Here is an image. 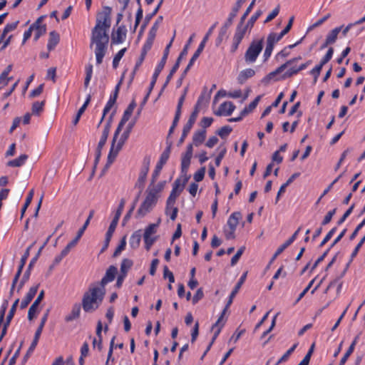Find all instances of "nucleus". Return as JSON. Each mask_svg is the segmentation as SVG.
I'll return each mask as SVG.
<instances>
[{
  "label": "nucleus",
  "instance_id": "obj_47",
  "mask_svg": "<svg viewBox=\"0 0 365 365\" xmlns=\"http://www.w3.org/2000/svg\"><path fill=\"white\" fill-rule=\"evenodd\" d=\"M126 51H127V48H123L120 49V51H118V53L115 55V56L113 59V63H112V66H113V68L115 69L118 67L119 62L121 60V58H123V56H124Z\"/></svg>",
  "mask_w": 365,
  "mask_h": 365
},
{
  "label": "nucleus",
  "instance_id": "obj_45",
  "mask_svg": "<svg viewBox=\"0 0 365 365\" xmlns=\"http://www.w3.org/2000/svg\"><path fill=\"white\" fill-rule=\"evenodd\" d=\"M262 14V11L261 10H257L255 13L250 17V19L247 21L245 24L246 27L249 29L250 31L254 26L256 21L259 18V16Z\"/></svg>",
  "mask_w": 365,
  "mask_h": 365
},
{
  "label": "nucleus",
  "instance_id": "obj_3",
  "mask_svg": "<svg viewBox=\"0 0 365 365\" xmlns=\"http://www.w3.org/2000/svg\"><path fill=\"white\" fill-rule=\"evenodd\" d=\"M247 275V272H245V273H243L242 274V276L240 277V279L238 280V282L235 284L234 289L231 292V293H230V294L229 296V299H228V301H227V303L225 307L224 308V309L221 312L220 316L218 317L217 322L212 326V329H212V331H214V335L212 336V339L211 341L210 342L209 345L207 346L206 350L205 351L202 358H203L207 354V353L209 351V350L210 349L212 345L213 344L214 341L217 338V336L220 334L222 327H224V325L225 324V320H224V316H225V314L228 307L232 303L234 297L237 294V292H239V290L241 288L242 285L244 284L245 281L246 280Z\"/></svg>",
  "mask_w": 365,
  "mask_h": 365
},
{
  "label": "nucleus",
  "instance_id": "obj_37",
  "mask_svg": "<svg viewBox=\"0 0 365 365\" xmlns=\"http://www.w3.org/2000/svg\"><path fill=\"white\" fill-rule=\"evenodd\" d=\"M178 208L175 207V204L169 205L166 202L165 215H169L172 220H175L178 216Z\"/></svg>",
  "mask_w": 365,
  "mask_h": 365
},
{
  "label": "nucleus",
  "instance_id": "obj_25",
  "mask_svg": "<svg viewBox=\"0 0 365 365\" xmlns=\"http://www.w3.org/2000/svg\"><path fill=\"white\" fill-rule=\"evenodd\" d=\"M166 184V181H160L158 184L155 185V183L152 184V182H150V185L148 186L147 190L150 192V193H153L154 195L159 197V193L163 191V190L165 187V185Z\"/></svg>",
  "mask_w": 365,
  "mask_h": 365
},
{
  "label": "nucleus",
  "instance_id": "obj_2",
  "mask_svg": "<svg viewBox=\"0 0 365 365\" xmlns=\"http://www.w3.org/2000/svg\"><path fill=\"white\" fill-rule=\"evenodd\" d=\"M106 294V288H101L95 283L89 285L82 297V307L85 312L91 313L99 308Z\"/></svg>",
  "mask_w": 365,
  "mask_h": 365
},
{
  "label": "nucleus",
  "instance_id": "obj_46",
  "mask_svg": "<svg viewBox=\"0 0 365 365\" xmlns=\"http://www.w3.org/2000/svg\"><path fill=\"white\" fill-rule=\"evenodd\" d=\"M175 34H176V31L175 30L174 32H173V36L171 38V39H170V42L168 43V44L166 46V47H165V48L164 50V52H163V56L161 60L160 61V62H163V63H164V64L166 63V61H167V59H168V55H169V53H170V48L172 46V44H173V41H174L175 37Z\"/></svg>",
  "mask_w": 365,
  "mask_h": 365
},
{
  "label": "nucleus",
  "instance_id": "obj_5",
  "mask_svg": "<svg viewBox=\"0 0 365 365\" xmlns=\"http://www.w3.org/2000/svg\"><path fill=\"white\" fill-rule=\"evenodd\" d=\"M262 48L263 39L252 41L245 53V62L248 64L255 63Z\"/></svg>",
  "mask_w": 365,
  "mask_h": 365
},
{
  "label": "nucleus",
  "instance_id": "obj_14",
  "mask_svg": "<svg viewBox=\"0 0 365 365\" xmlns=\"http://www.w3.org/2000/svg\"><path fill=\"white\" fill-rule=\"evenodd\" d=\"M294 19V16H292L289 19L287 25L279 34L271 33L269 34L267 38H269L271 41H272L275 43H277L278 41H279L282 38V37L290 31V29L292 26V24H293Z\"/></svg>",
  "mask_w": 365,
  "mask_h": 365
},
{
  "label": "nucleus",
  "instance_id": "obj_6",
  "mask_svg": "<svg viewBox=\"0 0 365 365\" xmlns=\"http://www.w3.org/2000/svg\"><path fill=\"white\" fill-rule=\"evenodd\" d=\"M158 200V197L147 190L145 198L137 211V217H143L150 212L157 204Z\"/></svg>",
  "mask_w": 365,
  "mask_h": 365
},
{
  "label": "nucleus",
  "instance_id": "obj_51",
  "mask_svg": "<svg viewBox=\"0 0 365 365\" xmlns=\"http://www.w3.org/2000/svg\"><path fill=\"white\" fill-rule=\"evenodd\" d=\"M158 237L157 236H144L143 235V241L145 245V249L147 251H149L153 246V245L155 242L157 240Z\"/></svg>",
  "mask_w": 365,
  "mask_h": 365
},
{
  "label": "nucleus",
  "instance_id": "obj_11",
  "mask_svg": "<svg viewBox=\"0 0 365 365\" xmlns=\"http://www.w3.org/2000/svg\"><path fill=\"white\" fill-rule=\"evenodd\" d=\"M117 272V267L113 265H110L107 269L106 274L104 277L101 279V280L100 282L94 283L101 288H106L105 287L108 283L111 282L115 279Z\"/></svg>",
  "mask_w": 365,
  "mask_h": 365
},
{
  "label": "nucleus",
  "instance_id": "obj_55",
  "mask_svg": "<svg viewBox=\"0 0 365 365\" xmlns=\"http://www.w3.org/2000/svg\"><path fill=\"white\" fill-rule=\"evenodd\" d=\"M192 128V125L185 123L182 129V135L178 140V145L182 144L185 141V139L187 136Z\"/></svg>",
  "mask_w": 365,
  "mask_h": 365
},
{
  "label": "nucleus",
  "instance_id": "obj_16",
  "mask_svg": "<svg viewBox=\"0 0 365 365\" xmlns=\"http://www.w3.org/2000/svg\"><path fill=\"white\" fill-rule=\"evenodd\" d=\"M111 119H112V115L110 117V119L108 120V121L106 123L103 130L102 132V135H101V139L98 142V147H97V149L99 151V153L101 152L102 148L106 143V141H107L109 133H110V127H111Z\"/></svg>",
  "mask_w": 365,
  "mask_h": 365
},
{
  "label": "nucleus",
  "instance_id": "obj_41",
  "mask_svg": "<svg viewBox=\"0 0 365 365\" xmlns=\"http://www.w3.org/2000/svg\"><path fill=\"white\" fill-rule=\"evenodd\" d=\"M146 55H144L143 53H140L138 59L137 60L135 65L134 66L133 71H132L130 74V83H131L134 79L135 75L137 72V71L139 69V68L141 66L142 63H143Z\"/></svg>",
  "mask_w": 365,
  "mask_h": 365
},
{
  "label": "nucleus",
  "instance_id": "obj_12",
  "mask_svg": "<svg viewBox=\"0 0 365 365\" xmlns=\"http://www.w3.org/2000/svg\"><path fill=\"white\" fill-rule=\"evenodd\" d=\"M133 126V123H130L128 125L127 130L125 131H124L123 133L121 135L116 147H114L113 153L112 158H111L112 163L113 162V160L118 155V152L121 149V148H122L123 145L124 144V143L125 142V140L128 138L130 132Z\"/></svg>",
  "mask_w": 365,
  "mask_h": 365
},
{
  "label": "nucleus",
  "instance_id": "obj_49",
  "mask_svg": "<svg viewBox=\"0 0 365 365\" xmlns=\"http://www.w3.org/2000/svg\"><path fill=\"white\" fill-rule=\"evenodd\" d=\"M33 197H34V190H31L29 191V194L27 195L24 205L21 208V219H22L24 217L26 210L27 207L29 206V205L31 204Z\"/></svg>",
  "mask_w": 365,
  "mask_h": 365
},
{
  "label": "nucleus",
  "instance_id": "obj_34",
  "mask_svg": "<svg viewBox=\"0 0 365 365\" xmlns=\"http://www.w3.org/2000/svg\"><path fill=\"white\" fill-rule=\"evenodd\" d=\"M39 339H40V336L36 335L35 334L34 339H33L29 348L28 349L26 354H25V356L24 357V362H26L27 361V359L30 357L31 354L34 352V349H36V347L38 344Z\"/></svg>",
  "mask_w": 365,
  "mask_h": 365
},
{
  "label": "nucleus",
  "instance_id": "obj_63",
  "mask_svg": "<svg viewBox=\"0 0 365 365\" xmlns=\"http://www.w3.org/2000/svg\"><path fill=\"white\" fill-rule=\"evenodd\" d=\"M125 246H126V240H125V236L123 237V239L120 240L119 245L116 247V249L113 253V256H115V257L118 256L123 250H125Z\"/></svg>",
  "mask_w": 365,
  "mask_h": 365
},
{
  "label": "nucleus",
  "instance_id": "obj_1",
  "mask_svg": "<svg viewBox=\"0 0 365 365\" xmlns=\"http://www.w3.org/2000/svg\"><path fill=\"white\" fill-rule=\"evenodd\" d=\"M111 8L103 6L102 11L97 14L96 24L91 30L90 48L93 49L96 56V64L103 63L109 43L107 31L111 24Z\"/></svg>",
  "mask_w": 365,
  "mask_h": 365
},
{
  "label": "nucleus",
  "instance_id": "obj_17",
  "mask_svg": "<svg viewBox=\"0 0 365 365\" xmlns=\"http://www.w3.org/2000/svg\"><path fill=\"white\" fill-rule=\"evenodd\" d=\"M38 287L39 284H36V286H33L29 289L28 293L26 294L25 297L21 302L20 308L21 309H25L29 304V303L31 302V300L36 294Z\"/></svg>",
  "mask_w": 365,
  "mask_h": 365
},
{
  "label": "nucleus",
  "instance_id": "obj_40",
  "mask_svg": "<svg viewBox=\"0 0 365 365\" xmlns=\"http://www.w3.org/2000/svg\"><path fill=\"white\" fill-rule=\"evenodd\" d=\"M274 43H274L272 41L267 38L266 48L263 54L264 61H267L271 56L272 51L274 49Z\"/></svg>",
  "mask_w": 365,
  "mask_h": 365
},
{
  "label": "nucleus",
  "instance_id": "obj_13",
  "mask_svg": "<svg viewBox=\"0 0 365 365\" xmlns=\"http://www.w3.org/2000/svg\"><path fill=\"white\" fill-rule=\"evenodd\" d=\"M235 109V106L230 101L222 103L218 110L215 112V114L217 116H229L230 115Z\"/></svg>",
  "mask_w": 365,
  "mask_h": 365
},
{
  "label": "nucleus",
  "instance_id": "obj_44",
  "mask_svg": "<svg viewBox=\"0 0 365 365\" xmlns=\"http://www.w3.org/2000/svg\"><path fill=\"white\" fill-rule=\"evenodd\" d=\"M133 265L132 260L129 259H123L120 264V273L123 275H127L128 270Z\"/></svg>",
  "mask_w": 365,
  "mask_h": 365
},
{
  "label": "nucleus",
  "instance_id": "obj_21",
  "mask_svg": "<svg viewBox=\"0 0 365 365\" xmlns=\"http://www.w3.org/2000/svg\"><path fill=\"white\" fill-rule=\"evenodd\" d=\"M32 26H34V30L35 31L34 40L37 41L42 35L46 34V26L41 23V18L38 19Z\"/></svg>",
  "mask_w": 365,
  "mask_h": 365
},
{
  "label": "nucleus",
  "instance_id": "obj_38",
  "mask_svg": "<svg viewBox=\"0 0 365 365\" xmlns=\"http://www.w3.org/2000/svg\"><path fill=\"white\" fill-rule=\"evenodd\" d=\"M261 96H257L247 106H246L242 110V115H245L248 114L250 112L252 111L258 105Z\"/></svg>",
  "mask_w": 365,
  "mask_h": 365
},
{
  "label": "nucleus",
  "instance_id": "obj_22",
  "mask_svg": "<svg viewBox=\"0 0 365 365\" xmlns=\"http://www.w3.org/2000/svg\"><path fill=\"white\" fill-rule=\"evenodd\" d=\"M255 75V71L252 68H246L240 71L237 76V81L240 84H243L246 81Z\"/></svg>",
  "mask_w": 365,
  "mask_h": 365
},
{
  "label": "nucleus",
  "instance_id": "obj_33",
  "mask_svg": "<svg viewBox=\"0 0 365 365\" xmlns=\"http://www.w3.org/2000/svg\"><path fill=\"white\" fill-rule=\"evenodd\" d=\"M27 159H28V155L26 154H23V155H21L19 158L9 161L8 165L10 167H14V168L21 167L26 163V160Z\"/></svg>",
  "mask_w": 365,
  "mask_h": 365
},
{
  "label": "nucleus",
  "instance_id": "obj_36",
  "mask_svg": "<svg viewBox=\"0 0 365 365\" xmlns=\"http://www.w3.org/2000/svg\"><path fill=\"white\" fill-rule=\"evenodd\" d=\"M160 223V219L158 220L157 223H152L148 225L144 230V236H152L157 232L158 227Z\"/></svg>",
  "mask_w": 365,
  "mask_h": 365
},
{
  "label": "nucleus",
  "instance_id": "obj_59",
  "mask_svg": "<svg viewBox=\"0 0 365 365\" xmlns=\"http://www.w3.org/2000/svg\"><path fill=\"white\" fill-rule=\"evenodd\" d=\"M19 299H16L14 302L13 303L10 310H9V312L6 317V321H8V322H10L11 321V319H13L14 314H15V312H16V308H17V306L19 304Z\"/></svg>",
  "mask_w": 365,
  "mask_h": 365
},
{
  "label": "nucleus",
  "instance_id": "obj_43",
  "mask_svg": "<svg viewBox=\"0 0 365 365\" xmlns=\"http://www.w3.org/2000/svg\"><path fill=\"white\" fill-rule=\"evenodd\" d=\"M135 107H136L135 101L134 100H133L130 103V104L128 105L127 108L125 110V111L123 114L122 118H123L124 120L128 121L130 119Z\"/></svg>",
  "mask_w": 365,
  "mask_h": 365
},
{
  "label": "nucleus",
  "instance_id": "obj_8",
  "mask_svg": "<svg viewBox=\"0 0 365 365\" xmlns=\"http://www.w3.org/2000/svg\"><path fill=\"white\" fill-rule=\"evenodd\" d=\"M248 30L249 29L247 28L244 24L239 22L232 38V43L230 47V51L232 53H235L237 50L239 45Z\"/></svg>",
  "mask_w": 365,
  "mask_h": 365
},
{
  "label": "nucleus",
  "instance_id": "obj_15",
  "mask_svg": "<svg viewBox=\"0 0 365 365\" xmlns=\"http://www.w3.org/2000/svg\"><path fill=\"white\" fill-rule=\"evenodd\" d=\"M127 29L125 26L118 27L112 35V42L115 44L122 43L126 38Z\"/></svg>",
  "mask_w": 365,
  "mask_h": 365
},
{
  "label": "nucleus",
  "instance_id": "obj_62",
  "mask_svg": "<svg viewBox=\"0 0 365 365\" xmlns=\"http://www.w3.org/2000/svg\"><path fill=\"white\" fill-rule=\"evenodd\" d=\"M336 208H334L333 210H329L324 216V217L322 222V225H326L329 224L331 222L333 216L336 214Z\"/></svg>",
  "mask_w": 365,
  "mask_h": 365
},
{
  "label": "nucleus",
  "instance_id": "obj_56",
  "mask_svg": "<svg viewBox=\"0 0 365 365\" xmlns=\"http://www.w3.org/2000/svg\"><path fill=\"white\" fill-rule=\"evenodd\" d=\"M191 162V158L182 155L181 158L182 173H187Z\"/></svg>",
  "mask_w": 365,
  "mask_h": 365
},
{
  "label": "nucleus",
  "instance_id": "obj_20",
  "mask_svg": "<svg viewBox=\"0 0 365 365\" xmlns=\"http://www.w3.org/2000/svg\"><path fill=\"white\" fill-rule=\"evenodd\" d=\"M37 257H38V255L33 258L31 262H29V264L28 266V268L26 270V272H24L19 285H18V287H17V292H19L21 291V289L23 288V287L24 286L25 283L29 279V277H30V274H31V269L33 267V265L34 264V263L36 262V259H37Z\"/></svg>",
  "mask_w": 365,
  "mask_h": 365
},
{
  "label": "nucleus",
  "instance_id": "obj_58",
  "mask_svg": "<svg viewBox=\"0 0 365 365\" xmlns=\"http://www.w3.org/2000/svg\"><path fill=\"white\" fill-rule=\"evenodd\" d=\"M331 17V14H327L322 18H320L318 19L316 22H314L312 25H311L308 30H312L317 27L320 26L322 24H323L326 21H327Z\"/></svg>",
  "mask_w": 365,
  "mask_h": 365
},
{
  "label": "nucleus",
  "instance_id": "obj_7",
  "mask_svg": "<svg viewBox=\"0 0 365 365\" xmlns=\"http://www.w3.org/2000/svg\"><path fill=\"white\" fill-rule=\"evenodd\" d=\"M242 215L240 212H235L229 217L227 225L224 227V234L227 240L235 237V232Z\"/></svg>",
  "mask_w": 365,
  "mask_h": 365
},
{
  "label": "nucleus",
  "instance_id": "obj_4",
  "mask_svg": "<svg viewBox=\"0 0 365 365\" xmlns=\"http://www.w3.org/2000/svg\"><path fill=\"white\" fill-rule=\"evenodd\" d=\"M125 204V199H123V198L121 199L120 202L118 205V209L115 212V216H114L113 219L112 220V221L109 225V227L106 232L104 245L103 247L102 252L103 250H105L106 249H107L108 247L110 239L113 235V232H115V230L118 225L120 215L124 209Z\"/></svg>",
  "mask_w": 365,
  "mask_h": 365
},
{
  "label": "nucleus",
  "instance_id": "obj_27",
  "mask_svg": "<svg viewBox=\"0 0 365 365\" xmlns=\"http://www.w3.org/2000/svg\"><path fill=\"white\" fill-rule=\"evenodd\" d=\"M205 46V44L200 42V43L198 46V48H197V50L195 51V52L194 53V54L192 55L191 58L190 59V61L184 71L185 73H187L190 70V68L192 66L195 61L198 58V57L200 56V55L201 54L202 51L204 50Z\"/></svg>",
  "mask_w": 365,
  "mask_h": 365
},
{
  "label": "nucleus",
  "instance_id": "obj_30",
  "mask_svg": "<svg viewBox=\"0 0 365 365\" xmlns=\"http://www.w3.org/2000/svg\"><path fill=\"white\" fill-rule=\"evenodd\" d=\"M165 65V64L163 63V62H159L158 63L157 66L155 67V71L152 76L151 82L150 83V91H151L153 90V88L157 81V79H158L160 72L163 69Z\"/></svg>",
  "mask_w": 365,
  "mask_h": 365
},
{
  "label": "nucleus",
  "instance_id": "obj_57",
  "mask_svg": "<svg viewBox=\"0 0 365 365\" xmlns=\"http://www.w3.org/2000/svg\"><path fill=\"white\" fill-rule=\"evenodd\" d=\"M232 129L229 125L222 127L218 131L217 134L221 138H226L232 132Z\"/></svg>",
  "mask_w": 365,
  "mask_h": 365
},
{
  "label": "nucleus",
  "instance_id": "obj_42",
  "mask_svg": "<svg viewBox=\"0 0 365 365\" xmlns=\"http://www.w3.org/2000/svg\"><path fill=\"white\" fill-rule=\"evenodd\" d=\"M45 106V101H35L32 105V114L39 115L40 113L43 110Z\"/></svg>",
  "mask_w": 365,
  "mask_h": 365
},
{
  "label": "nucleus",
  "instance_id": "obj_29",
  "mask_svg": "<svg viewBox=\"0 0 365 365\" xmlns=\"http://www.w3.org/2000/svg\"><path fill=\"white\" fill-rule=\"evenodd\" d=\"M59 35L57 32L53 31L49 34V38L47 43V48L49 51L53 50L59 42Z\"/></svg>",
  "mask_w": 365,
  "mask_h": 365
},
{
  "label": "nucleus",
  "instance_id": "obj_48",
  "mask_svg": "<svg viewBox=\"0 0 365 365\" xmlns=\"http://www.w3.org/2000/svg\"><path fill=\"white\" fill-rule=\"evenodd\" d=\"M232 25V24H228V19L225 21L224 26L220 29V31L219 32L218 37L216 40L217 45H219L221 43V42L223 40L224 36H225L227 33V29Z\"/></svg>",
  "mask_w": 365,
  "mask_h": 365
},
{
  "label": "nucleus",
  "instance_id": "obj_9",
  "mask_svg": "<svg viewBox=\"0 0 365 365\" xmlns=\"http://www.w3.org/2000/svg\"><path fill=\"white\" fill-rule=\"evenodd\" d=\"M301 58H302L301 56H299V57L294 58L292 59L287 61L286 63H284V64H282L280 66H279L277 68H276L274 71L270 72L266 76H264L262 78V82L264 83H269L277 75L282 73L289 65H291L294 62H296V61L300 60Z\"/></svg>",
  "mask_w": 365,
  "mask_h": 365
},
{
  "label": "nucleus",
  "instance_id": "obj_28",
  "mask_svg": "<svg viewBox=\"0 0 365 365\" xmlns=\"http://www.w3.org/2000/svg\"><path fill=\"white\" fill-rule=\"evenodd\" d=\"M246 0H237L235 6L232 7L231 12L228 16V24H232L234 19L236 17L239 10L242 5L245 2Z\"/></svg>",
  "mask_w": 365,
  "mask_h": 365
},
{
  "label": "nucleus",
  "instance_id": "obj_19",
  "mask_svg": "<svg viewBox=\"0 0 365 365\" xmlns=\"http://www.w3.org/2000/svg\"><path fill=\"white\" fill-rule=\"evenodd\" d=\"M119 86H120V83H118L115 86V91H114L113 94L110 96V98H109L108 102L106 103V104L103 108V115H106V114L111 110V108L115 103L117 97H118V94Z\"/></svg>",
  "mask_w": 365,
  "mask_h": 365
},
{
  "label": "nucleus",
  "instance_id": "obj_54",
  "mask_svg": "<svg viewBox=\"0 0 365 365\" xmlns=\"http://www.w3.org/2000/svg\"><path fill=\"white\" fill-rule=\"evenodd\" d=\"M334 53V48L330 47L324 56L321 59L320 63H319L322 68L327 64L332 58Z\"/></svg>",
  "mask_w": 365,
  "mask_h": 365
},
{
  "label": "nucleus",
  "instance_id": "obj_26",
  "mask_svg": "<svg viewBox=\"0 0 365 365\" xmlns=\"http://www.w3.org/2000/svg\"><path fill=\"white\" fill-rule=\"evenodd\" d=\"M203 98H204L203 95H201L198 98V100H197V103L195 105V109L192 112V113L190 114V115L189 117V119H188V120H187V122L186 123L193 126V125L195 124V123L196 121V119H197L199 110H200V108H199L200 104L203 101Z\"/></svg>",
  "mask_w": 365,
  "mask_h": 365
},
{
  "label": "nucleus",
  "instance_id": "obj_32",
  "mask_svg": "<svg viewBox=\"0 0 365 365\" xmlns=\"http://www.w3.org/2000/svg\"><path fill=\"white\" fill-rule=\"evenodd\" d=\"M342 26H338L332 29L327 36L326 40L328 43H334L337 39L338 35L341 30Z\"/></svg>",
  "mask_w": 365,
  "mask_h": 365
},
{
  "label": "nucleus",
  "instance_id": "obj_61",
  "mask_svg": "<svg viewBox=\"0 0 365 365\" xmlns=\"http://www.w3.org/2000/svg\"><path fill=\"white\" fill-rule=\"evenodd\" d=\"M180 59H177L175 63L173 65V68H171L169 74L168 75V76L166 78V82L165 83V86H166V84L171 80L174 73L178 71V69L179 68V66H180Z\"/></svg>",
  "mask_w": 365,
  "mask_h": 365
},
{
  "label": "nucleus",
  "instance_id": "obj_24",
  "mask_svg": "<svg viewBox=\"0 0 365 365\" xmlns=\"http://www.w3.org/2000/svg\"><path fill=\"white\" fill-rule=\"evenodd\" d=\"M206 138V130L205 129L203 130H198L195 131L192 136V142L193 144L198 147L201 144L203 143Z\"/></svg>",
  "mask_w": 365,
  "mask_h": 365
},
{
  "label": "nucleus",
  "instance_id": "obj_50",
  "mask_svg": "<svg viewBox=\"0 0 365 365\" xmlns=\"http://www.w3.org/2000/svg\"><path fill=\"white\" fill-rule=\"evenodd\" d=\"M298 346V344L296 343L292 345V347H290L282 356V357L278 360L277 364H279L281 363H283V362H285L287 361L290 355L294 352V351L295 350V349L297 348V346Z\"/></svg>",
  "mask_w": 365,
  "mask_h": 365
},
{
  "label": "nucleus",
  "instance_id": "obj_35",
  "mask_svg": "<svg viewBox=\"0 0 365 365\" xmlns=\"http://www.w3.org/2000/svg\"><path fill=\"white\" fill-rule=\"evenodd\" d=\"M149 164H150L149 160H148L147 162H145V160L143 163V165L140 170L138 180L140 183H144L146 180L147 175L149 171Z\"/></svg>",
  "mask_w": 365,
  "mask_h": 365
},
{
  "label": "nucleus",
  "instance_id": "obj_64",
  "mask_svg": "<svg viewBox=\"0 0 365 365\" xmlns=\"http://www.w3.org/2000/svg\"><path fill=\"white\" fill-rule=\"evenodd\" d=\"M205 168L202 167L200 169H199L197 172L195 173L194 176H193L194 180L196 182L202 181L205 177Z\"/></svg>",
  "mask_w": 365,
  "mask_h": 365
},
{
  "label": "nucleus",
  "instance_id": "obj_31",
  "mask_svg": "<svg viewBox=\"0 0 365 365\" xmlns=\"http://www.w3.org/2000/svg\"><path fill=\"white\" fill-rule=\"evenodd\" d=\"M81 313V306L78 304L73 305L69 314L66 316L65 320L67 322H71L79 317Z\"/></svg>",
  "mask_w": 365,
  "mask_h": 365
},
{
  "label": "nucleus",
  "instance_id": "obj_39",
  "mask_svg": "<svg viewBox=\"0 0 365 365\" xmlns=\"http://www.w3.org/2000/svg\"><path fill=\"white\" fill-rule=\"evenodd\" d=\"M170 151H171V145H169L166 147V148L164 150V151L161 153L159 160L157 163V164L164 166V165L167 163V161L169 159Z\"/></svg>",
  "mask_w": 365,
  "mask_h": 365
},
{
  "label": "nucleus",
  "instance_id": "obj_52",
  "mask_svg": "<svg viewBox=\"0 0 365 365\" xmlns=\"http://www.w3.org/2000/svg\"><path fill=\"white\" fill-rule=\"evenodd\" d=\"M195 36V34H192L190 37L189 38V39L187 40L186 44L185 45L184 48H182V51L180 52L178 59H180V61H181V60L187 56V52H188V48H189V46L191 44V43L192 42V39Z\"/></svg>",
  "mask_w": 365,
  "mask_h": 365
},
{
  "label": "nucleus",
  "instance_id": "obj_23",
  "mask_svg": "<svg viewBox=\"0 0 365 365\" xmlns=\"http://www.w3.org/2000/svg\"><path fill=\"white\" fill-rule=\"evenodd\" d=\"M141 230L135 231L130 236L129 244L132 249H137L139 247L141 241Z\"/></svg>",
  "mask_w": 365,
  "mask_h": 365
},
{
  "label": "nucleus",
  "instance_id": "obj_10",
  "mask_svg": "<svg viewBox=\"0 0 365 365\" xmlns=\"http://www.w3.org/2000/svg\"><path fill=\"white\" fill-rule=\"evenodd\" d=\"M185 182L181 184L180 179H176L173 185V189L170 194L167 200L168 204L172 205L175 204L177 197L180 195L184 188Z\"/></svg>",
  "mask_w": 365,
  "mask_h": 365
},
{
  "label": "nucleus",
  "instance_id": "obj_60",
  "mask_svg": "<svg viewBox=\"0 0 365 365\" xmlns=\"http://www.w3.org/2000/svg\"><path fill=\"white\" fill-rule=\"evenodd\" d=\"M315 281V278L312 279L307 286L304 289V290L299 294V297H297V300L295 301L294 304H297L308 292V291L311 289L312 285L314 284V282Z\"/></svg>",
  "mask_w": 365,
  "mask_h": 365
},
{
  "label": "nucleus",
  "instance_id": "obj_53",
  "mask_svg": "<svg viewBox=\"0 0 365 365\" xmlns=\"http://www.w3.org/2000/svg\"><path fill=\"white\" fill-rule=\"evenodd\" d=\"M38 306L39 304L33 302L31 306L29 307L28 312V319L29 321L33 320L34 318L36 317V314L38 312Z\"/></svg>",
  "mask_w": 365,
  "mask_h": 365
},
{
  "label": "nucleus",
  "instance_id": "obj_18",
  "mask_svg": "<svg viewBox=\"0 0 365 365\" xmlns=\"http://www.w3.org/2000/svg\"><path fill=\"white\" fill-rule=\"evenodd\" d=\"M127 122V120H124L123 118H121L119 123H118V125L115 131V133H114V135H113V141H112V144H111V147H110V152L108 153V162L110 163H112V155H113V150H114V147H115V141H116V139L120 133V132L122 130V128L123 127V125L125 124V123Z\"/></svg>",
  "mask_w": 365,
  "mask_h": 365
}]
</instances>
